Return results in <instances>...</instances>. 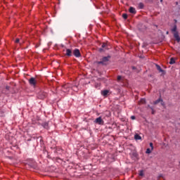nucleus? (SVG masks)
<instances>
[{
  "label": "nucleus",
  "instance_id": "1",
  "mask_svg": "<svg viewBox=\"0 0 180 180\" xmlns=\"http://www.w3.org/2000/svg\"><path fill=\"white\" fill-rule=\"evenodd\" d=\"M176 30H177L176 25H174L173 28L172 29V32L174 34V39H176V41L179 43L180 41L179 33L178 32V31H176Z\"/></svg>",
  "mask_w": 180,
  "mask_h": 180
},
{
  "label": "nucleus",
  "instance_id": "2",
  "mask_svg": "<svg viewBox=\"0 0 180 180\" xmlns=\"http://www.w3.org/2000/svg\"><path fill=\"white\" fill-rule=\"evenodd\" d=\"M110 60V56H105L101 58V60L97 62V64H101L102 65H108V63Z\"/></svg>",
  "mask_w": 180,
  "mask_h": 180
},
{
  "label": "nucleus",
  "instance_id": "3",
  "mask_svg": "<svg viewBox=\"0 0 180 180\" xmlns=\"http://www.w3.org/2000/svg\"><path fill=\"white\" fill-rule=\"evenodd\" d=\"M28 82L31 86H33L34 88L36 87V85L37 84V80L34 77H31L29 80Z\"/></svg>",
  "mask_w": 180,
  "mask_h": 180
},
{
  "label": "nucleus",
  "instance_id": "4",
  "mask_svg": "<svg viewBox=\"0 0 180 180\" xmlns=\"http://www.w3.org/2000/svg\"><path fill=\"white\" fill-rule=\"evenodd\" d=\"M94 123L96 124H100L101 126H103V124H105V122L102 119V117H98L94 120Z\"/></svg>",
  "mask_w": 180,
  "mask_h": 180
},
{
  "label": "nucleus",
  "instance_id": "5",
  "mask_svg": "<svg viewBox=\"0 0 180 180\" xmlns=\"http://www.w3.org/2000/svg\"><path fill=\"white\" fill-rule=\"evenodd\" d=\"M46 96H47V93L44 91H41L37 95L38 99H44Z\"/></svg>",
  "mask_w": 180,
  "mask_h": 180
},
{
  "label": "nucleus",
  "instance_id": "6",
  "mask_svg": "<svg viewBox=\"0 0 180 180\" xmlns=\"http://www.w3.org/2000/svg\"><path fill=\"white\" fill-rule=\"evenodd\" d=\"M105 50H109V48H108V43H103L101 48L99 49V51H101V53H102V51H105Z\"/></svg>",
  "mask_w": 180,
  "mask_h": 180
},
{
  "label": "nucleus",
  "instance_id": "7",
  "mask_svg": "<svg viewBox=\"0 0 180 180\" xmlns=\"http://www.w3.org/2000/svg\"><path fill=\"white\" fill-rule=\"evenodd\" d=\"M75 57H77V58H79V57H81V52L79 51V49H75L73 51V53H72Z\"/></svg>",
  "mask_w": 180,
  "mask_h": 180
},
{
  "label": "nucleus",
  "instance_id": "8",
  "mask_svg": "<svg viewBox=\"0 0 180 180\" xmlns=\"http://www.w3.org/2000/svg\"><path fill=\"white\" fill-rule=\"evenodd\" d=\"M161 103L162 106H165V103H164V101H162V98H159L158 100H156L155 101H154V105H158V103Z\"/></svg>",
  "mask_w": 180,
  "mask_h": 180
},
{
  "label": "nucleus",
  "instance_id": "9",
  "mask_svg": "<svg viewBox=\"0 0 180 180\" xmlns=\"http://www.w3.org/2000/svg\"><path fill=\"white\" fill-rule=\"evenodd\" d=\"M66 53H65V56H67L68 57H71L72 56V50L70 49H66Z\"/></svg>",
  "mask_w": 180,
  "mask_h": 180
},
{
  "label": "nucleus",
  "instance_id": "10",
  "mask_svg": "<svg viewBox=\"0 0 180 180\" xmlns=\"http://www.w3.org/2000/svg\"><path fill=\"white\" fill-rule=\"evenodd\" d=\"M62 91H63L64 92H70V86H68V84L63 85L62 87Z\"/></svg>",
  "mask_w": 180,
  "mask_h": 180
},
{
  "label": "nucleus",
  "instance_id": "11",
  "mask_svg": "<svg viewBox=\"0 0 180 180\" xmlns=\"http://www.w3.org/2000/svg\"><path fill=\"white\" fill-rule=\"evenodd\" d=\"M101 95L106 98L109 95V90H103L101 91Z\"/></svg>",
  "mask_w": 180,
  "mask_h": 180
},
{
  "label": "nucleus",
  "instance_id": "12",
  "mask_svg": "<svg viewBox=\"0 0 180 180\" xmlns=\"http://www.w3.org/2000/svg\"><path fill=\"white\" fill-rule=\"evenodd\" d=\"M129 12H130V13H134V14L137 13V11H136V8H134V7H130L129 8Z\"/></svg>",
  "mask_w": 180,
  "mask_h": 180
},
{
  "label": "nucleus",
  "instance_id": "13",
  "mask_svg": "<svg viewBox=\"0 0 180 180\" xmlns=\"http://www.w3.org/2000/svg\"><path fill=\"white\" fill-rule=\"evenodd\" d=\"M156 68L159 72H164V70L161 68L160 65H156Z\"/></svg>",
  "mask_w": 180,
  "mask_h": 180
},
{
  "label": "nucleus",
  "instance_id": "14",
  "mask_svg": "<svg viewBox=\"0 0 180 180\" xmlns=\"http://www.w3.org/2000/svg\"><path fill=\"white\" fill-rule=\"evenodd\" d=\"M134 139L135 140H141V136L136 134L134 135Z\"/></svg>",
  "mask_w": 180,
  "mask_h": 180
},
{
  "label": "nucleus",
  "instance_id": "15",
  "mask_svg": "<svg viewBox=\"0 0 180 180\" xmlns=\"http://www.w3.org/2000/svg\"><path fill=\"white\" fill-rule=\"evenodd\" d=\"M139 9H143L144 8V4L143 3H139L138 5Z\"/></svg>",
  "mask_w": 180,
  "mask_h": 180
},
{
  "label": "nucleus",
  "instance_id": "16",
  "mask_svg": "<svg viewBox=\"0 0 180 180\" xmlns=\"http://www.w3.org/2000/svg\"><path fill=\"white\" fill-rule=\"evenodd\" d=\"M146 103V99L145 98H141L139 101L140 105H144Z\"/></svg>",
  "mask_w": 180,
  "mask_h": 180
},
{
  "label": "nucleus",
  "instance_id": "17",
  "mask_svg": "<svg viewBox=\"0 0 180 180\" xmlns=\"http://www.w3.org/2000/svg\"><path fill=\"white\" fill-rule=\"evenodd\" d=\"M42 126H43V127H44V129H49V123H47V122H44V123L42 124Z\"/></svg>",
  "mask_w": 180,
  "mask_h": 180
},
{
  "label": "nucleus",
  "instance_id": "18",
  "mask_svg": "<svg viewBox=\"0 0 180 180\" xmlns=\"http://www.w3.org/2000/svg\"><path fill=\"white\" fill-rule=\"evenodd\" d=\"M169 64H175V59L174 58H170Z\"/></svg>",
  "mask_w": 180,
  "mask_h": 180
},
{
  "label": "nucleus",
  "instance_id": "19",
  "mask_svg": "<svg viewBox=\"0 0 180 180\" xmlns=\"http://www.w3.org/2000/svg\"><path fill=\"white\" fill-rule=\"evenodd\" d=\"M139 176H144V170L139 171Z\"/></svg>",
  "mask_w": 180,
  "mask_h": 180
},
{
  "label": "nucleus",
  "instance_id": "20",
  "mask_svg": "<svg viewBox=\"0 0 180 180\" xmlns=\"http://www.w3.org/2000/svg\"><path fill=\"white\" fill-rule=\"evenodd\" d=\"M151 149H150V148H147V150H146V154H151Z\"/></svg>",
  "mask_w": 180,
  "mask_h": 180
},
{
  "label": "nucleus",
  "instance_id": "21",
  "mask_svg": "<svg viewBox=\"0 0 180 180\" xmlns=\"http://www.w3.org/2000/svg\"><path fill=\"white\" fill-rule=\"evenodd\" d=\"M150 147L151 148V150H154V146H153V143H150Z\"/></svg>",
  "mask_w": 180,
  "mask_h": 180
},
{
  "label": "nucleus",
  "instance_id": "22",
  "mask_svg": "<svg viewBox=\"0 0 180 180\" xmlns=\"http://www.w3.org/2000/svg\"><path fill=\"white\" fill-rule=\"evenodd\" d=\"M122 18L124 19H127V14H126V13L122 14Z\"/></svg>",
  "mask_w": 180,
  "mask_h": 180
},
{
  "label": "nucleus",
  "instance_id": "23",
  "mask_svg": "<svg viewBox=\"0 0 180 180\" xmlns=\"http://www.w3.org/2000/svg\"><path fill=\"white\" fill-rule=\"evenodd\" d=\"M150 109H151V110H152V115H154V113H155L154 108H153V107H150Z\"/></svg>",
  "mask_w": 180,
  "mask_h": 180
},
{
  "label": "nucleus",
  "instance_id": "24",
  "mask_svg": "<svg viewBox=\"0 0 180 180\" xmlns=\"http://www.w3.org/2000/svg\"><path fill=\"white\" fill-rule=\"evenodd\" d=\"M131 120H136V117L134 115L131 116Z\"/></svg>",
  "mask_w": 180,
  "mask_h": 180
},
{
  "label": "nucleus",
  "instance_id": "25",
  "mask_svg": "<svg viewBox=\"0 0 180 180\" xmlns=\"http://www.w3.org/2000/svg\"><path fill=\"white\" fill-rule=\"evenodd\" d=\"M122 80V76H117V81Z\"/></svg>",
  "mask_w": 180,
  "mask_h": 180
},
{
  "label": "nucleus",
  "instance_id": "26",
  "mask_svg": "<svg viewBox=\"0 0 180 180\" xmlns=\"http://www.w3.org/2000/svg\"><path fill=\"white\" fill-rule=\"evenodd\" d=\"M19 41H20L19 38H17V39H15V43H19Z\"/></svg>",
  "mask_w": 180,
  "mask_h": 180
},
{
  "label": "nucleus",
  "instance_id": "27",
  "mask_svg": "<svg viewBox=\"0 0 180 180\" xmlns=\"http://www.w3.org/2000/svg\"><path fill=\"white\" fill-rule=\"evenodd\" d=\"M9 86H6V89H7V90H9Z\"/></svg>",
  "mask_w": 180,
  "mask_h": 180
},
{
  "label": "nucleus",
  "instance_id": "28",
  "mask_svg": "<svg viewBox=\"0 0 180 180\" xmlns=\"http://www.w3.org/2000/svg\"><path fill=\"white\" fill-rule=\"evenodd\" d=\"M133 70H136V68L135 67H132Z\"/></svg>",
  "mask_w": 180,
  "mask_h": 180
},
{
  "label": "nucleus",
  "instance_id": "29",
  "mask_svg": "<svg viewBox=\"0 0 180 180\" xmlns=\"http://www.w3.org/2000/svg\"><path fill=\"white\" fill-rule=\"evenodd\" d=\"M160 2H162V0H160Z\"/></svg>",
  "mask_w": 180,
  "mask_h": 180
},
{
  "label": "nucleus",
  "instance_id": "30",
  "mask_svg": "<svg viewBox=\"0 0 180 180\" xmlns=\"http://www.w3.org/2000/svg\"><path fill=\"white\" fill-rule=\"evenodd\" d=\"M167 34H168V32H167Z\"/></svg>",
  "mask_w": 180,
  "mask_h": 180
}]
</instances>
